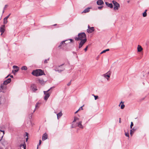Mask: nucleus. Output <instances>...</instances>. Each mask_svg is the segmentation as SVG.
<instances>
[{
    "label": "nucleus",
    "instance_id": "1",
    "mask_svg": "<svg viewBox=\"0 0 149 149\" xmlns=\"http://www.w3.org/2000/svg\"><path fill=\"white\" fill-rule=\"evenodd\" d=\"M31 73L33 75L36 76L42 75L44 74V72L41 69H36L33 70Z\"/></svg>",
    "mask_w": 149,
    "mask_h": 149
},
{
    "label": "nucleus",
    "instance_id": "2",
    "mask_svg": "<svg viewBox=\"0 0 149 149\" xmlns=\"http://www.w3.org/2000/svg\"><path fill=\"white\" fill-rule=\"evenodd\" d=\"M84 38H86V35L84 33L82 32L79 33L78 37H75V40L76 41H81Z\"/></svg>",
    "mask_w": 149,
    "mask_h": 149
},
{
    "label": "nucleus",
    "instance_id": "3",
    "mask_svg": "<svg viewBox=\"0 0 149 149\" xmlns=\"http://www.w3.org/2000/svg\"><path fill=\"white\" fill-rule=\"evenodd\" d=\"M11 81V78H8L6 80H5L3 82V84L1 85V88L3 89L6 88L5 86L4 85H6L8 84Z\"/></svg>",
    "mask_w": 149,
    "mask_h": 149
},
{
    "label": "nucleus",
    "instance_id": "4",
    "mask_svg": "<svg viewBox=\"0 0 149 149\" xmlns=\"http://www.w3.org/2000/svg\"><path fill=\"white\" fill-rule=\"evenodd\" d=\"M64 64H63L60 65L56 66L55 69L54 70L56 72H61L62 71H63L65 70V68H61V66L63 65Z\"/></svg>",
    "mask_w": 149,
    "mask_h": 149
},
{
    "label": "nucleus",
    "instance_id": "5",
    "mask_svg": "<svg viewBox=\"0 0 149 149\" xmlns=\"http://www.w3.org/2000/svg\"><path fill=\"white\" fill-rule=\"evenodd\" d=\"M52 88V87L50 88L49 89H48L47 91H44V93L45 95L44 99L45 100H47L48 98L49 97L50 95V93H48V92Z\"/></svg>",
    "mask_w": 149,
    "mask_h": 149
},
{
    "label": "nucleus",
    "instance_id": "6",
    "mask_svg": "<svg viewBox=\"0 0 149 149\" xmlns=\"http://www.w3.org/2000/svg\"><path fill=\"white\" fill-rule=\"evenodd\" d=\"M112 3L114 6L113 8L114 10H118L120 7V5L119 4L114 1H113Z\"/></svg>",
    "mask_w": 149,
    "mask_h": 149
},
{
    "label": "nucleus",
    "instance_id": "7",
    "mask_svg": "<svg viewBox=\"0 0 149 149\" xmlns=\"http://www.w3.org/2000/svg\"><path fill=\"white\" fill-rule=\"evenodd\" d=\"M111 75V72H108L105 74H104L103 75V76L107 80H109V78L110 77Z\"/></svg>",
    "mask_w": 149,
    "mask_h": 149
},
{
    "label": "nucleus",
    "instance_id": "8",
    "mask_svg": "<svg viewBox=\"0 0 149 149\" xmlns=\"http://www.w3.org/2000/svg\"><path fill=\"white\" fill-rule=\"evenodd\" d=\"M87 39L86 38H84L83 40H82L79 44V48H81L84 44L86 42Z\"/></svg>",
    "mask_w": 149,
    "mask_h": 149
},
{
    "label": "nucleus",
    "instance_id": "9",
    "mask_svg": "<svg viewBox=\"0 0 149 149\" xmlns=\"http://www.w3.org/2000/svg\"><path fill=\"white\" fill-rule=\"evenodd\" d=\"M19 147L21 149H26V145L24 140H23L20 145Z\"/></svg>",
    "mask_w": 149,
    "mask_h": 149
},
{
    "label": "nucleus",
    "instance_id": "10",
    "mask_svg": "<svg viewBox=\"0 0 149 149\" xmlns=\"http://www.w3.org/2000/svg\"><path fill=\"white\" fill-rule=\"evenodd\" d=\"M88 28L87 30V32L89 33H92L94 31L93 27H90L89 25L88 26Z\"/></svg>",
    "mask_w": 149,
    "mask_h": 149
},
{
    "label": "nucleus",
    "instance_id": "11",
    "mask_svg": "<svg viewBox=\"0 0 149 149\" xmlns=\"http://www.w3.org/2000/svg\"><path fill=\"white\" fill-rule=\"evenodd\" d=\"M13 69H14V70H13L12 72L14 74H15V72H17L19 70V68L17 66H13Z\"/></svg>",
    "mask_w": 149,
    "mask_h": 149
},
{
    "label": "nucleus",
    "instance_id": "12",
    "mask_svg": "<svg viewBox=\"0 0 149 149\" xmlns=\"http://www.w3.org/2000/svg\"><path fill=\"white\" fill-rule=\"evenodd\" d=\"M5 25H2L0 28V31L1 33V35H2L5 31Z\"/></svg>",
    "mask_w": 149,
    "mask_h": 149
},
{
    "label": "nucleus",
    "instance_id": "13",
    "mask_svg": "<svg viewBox=\"0 0 149 149\" xmlns=\"http://www.w3.org/2000/svg\"><path fill=\"white\" fill-rule=\"evenodd\" d=\"M48 137L46 133H44L42 136V140L43 141H44L46 140L47 139Z\"/></svg>",
    "mask_w": 149,
    "mask_h": 149
},
{
    "label": "nucleus",
    "instance_id": "14",
    "mask_svg": "<svg viewBox=\"0 0 149 149\" xmlns=\"http://www.w3.org/2000/svg\"><path fill=\"white\" fill-rule=\"evenodd\" d=\"M97 3L98 5H100L104 3L102 0H98L97 2Z\"/></svg>",
    "mask_w": 149,
    "mask_h": 149
},
{
    "label": "nucleus",
    "instance_id": "15",
    "mask_svg": "<svg viewBox=\"0 0 149 149\" xmlns=\"http://www.w3.org/2000/svg\"><path fill=\"white\" fill-rule=\"evenodd\" d=\"M106 5L108 7H110L111 8H113V5L111 3H109L108 2H106L105 3Z\"/></svg>",
    "mask_w": 149,
    "mask_h": 149
},
{
    "label": "nucleus",
    "instance_id": "16",
    "mask_svg": "<svg viewBox=\"0 0 149 149\" xmlns=\"http://www.w3.org/2000/svg\"><path fill=\"white\" fill-rule=\"evenodd\" d=\"M67 40H64L63 41H62L60 43V45H59V46H58V47H60L61 46H62V45H63L64 46L65 45H65V44H67L68 43H67V42L66 43H65V42H66L67 41Z\"/></svg>",
    "mask_w": 149,
    "mask_h": 149
},
{
    "label": "nucleus",
    "instance_id": "17",
    "mask_svg": "<svg viewBox=\"0 0 149 149\" xmlns=\"http://www.w3.org/2000/svg\"><path fill=\"white\" fill-rule=\"evenodd\" d=\"M81 123H82V121H80V122H79V123H77L78 126L79 128H81V129H83L84 128V127H83V126L82 125Z\"/></svg>",
    "mask_w": 149,
    "mask_h": 149
},
{
    "label": "nucleus",
    "instance_id": "18",
    "mask_svg": "<svg viewBox=\"0 0 149 149\" xmlns=\"http://www.w3.org/2000/svg\"><path fill=\"white\" fill-rule=\"evenodd\" d=\"M143 50V48L140 45H138L137 47V50L138 52H141Z\"/></svg>",
    "mask_w": 149,
    "mask_h": 149
},
{
    "label": "nucleus",
    "instance_id": "19",
    "mask_svg": "<svg viewBox=\"0 0 149 149\" xmlns=\"http://www.w3.org/2000/svg\"><path fill=\"white\" fill-rule=\"evenodd\" d=\"M136 130V129L133 127L132 129L130 130V134L131 136L133 134Z\"/></svg>",
    "mask_w": 149,
    "mask_h": 149
},
{
    "label": "nucleus",
    "instance_id": "20",
    "mask_svg": "<svg viewBox=\"0 0 149 149\" xmlns=\"http://www.w3.org/2000/svg\"><path fill=\"white\" fill-rule=\"evenodd\" d=\"M63 114L62 113V111H61L59 113L57 114V118L58 119L60 118L62 115Z\"/></svg>",
    "mask_w": 149,
    "mask_h": 149
},
{
    "label": "nucleus",
    "instance_id": "21",
    "mask_svg": "<svg viewBox=\"0 0 149 149\" xmlns=\"http://www.w3.org/2000/svg\"><path fill=\"white\" fill-rule=\"evenodd\" d=\"M90 8H86L82 12V13H87L88 12L90 11Z\"/></svg>",
    "mask_w": 149,
    "mask_h": 149
},
{
    "label": "nucleus",
    "instance_id": "22",
    "mask_svg": "<svg viewBox=\"0 0 149 149\" xmlns=\"http://www.w3.org/2000/svg\"><path fill=\"white\" fill-rule=\"evenodd\" d=\"M122 103V104H121V106H120V108L122 109H123L125 107V105L124 104H123V103L122 101L121 102L119 105V106H120V105Z\"/></svg>",
    "mask_w": 149,
    "mask_h": 149
},
{
    "label": "nucleus",
    "instance_id": "23",
    "mask_svg": "<svg viewBox=\"0 0 149 149\" xmlns=\"http://www.w3.org/2000/svg\"><path fill=\"white\" fill-rule=\"evenodd\" d=\"M147 11V10H145L144 12L143 13V17H146L147 16V14L146 13V12Z\"/></svg>",
    "mask_w": 149,
    "mask_h": 149
},
{
    "label": "nucleus",
    "instance_id": "24",
    "mask_svg": "<svg viewBox=\"0 0 149 149\" xmlns=\"http://www.w3.org/2000/svg\"><path fill=\"white\" fill-rule=\"evenodd\" d=\"M38 81L39 83H40L42 84H44V81L42 79H39L38 80Z\"/></svg>",
    "mask_w": 149,
    "mask_h": 149
},
{
    "label": "nucleus",
    "instance_id": "25",
    "mask_svg": "<svg viewBox=\"0 0 149 149\" xmlns=\"http://www.w3.org/2000/svg\"><path fill=\"white\" fill-rule=\"evenodd\" d=\"M21 69L22 70H26L27 69V68L26 66H22L21 68Z\"/></svg>",
    "mask_w": 149,
    "mask_h": 149
},
{
    "label": "nucleus",
    "instance_id": "26",
    "mask_svg": "<svg viewBox=\"0 0 149 149\" xmlns=\"http://www.w3.org/2000/svg\"><path fill=\"white\" fill-rule=\"evenodd\" d=\"M8 21L6 18H4L3 19V24H6L7 23Z\"/></svg>",
    "mask_w": 149,
    "mask_h": 149
},
{
    "label": "nucleus",
    "instance_id": "27",
    "mask_svg": "<svg viewBox=\"0 0 149 149\" xmlns=\"http://www.w3.org/2000/svg\"><path fill=\"white\" fill-rule=\"evenodd\" d=\"M26 135L25 136V137L27 136V138L26 139V142H27L28 141V133L26 132L25 133Z\"/></svg>",
    "mask_w": 149,
    "mask_h": 149
},
{
    "label": "nucleus",
    "instance_id": "28",
    "mask_svg": "<svg viewBox=\"0 0 149 149\" xmlns=\"http://www.w3.org/2000/svg\"><path fill=\"white\" fill-rule=\"evenodd\" d=\"M79 118H77V117H75L74 118V119L73 121V123H74L75 122L76 120H79Z\"/></svg>",
    "mask_w": 149,
    "mask_h": 149
},
{
    "label": "nucleus",
    "instance_id": "29",
    "mask_svg": "<svg viewBox=\"0 0 149 149\" xmlns=\"http://www.w3.org/2000/svg\"><path fill=\"white\" fill-rule=\"evenodd\" d=\"M1 143H2V145L4 146H5V145L6 144V142H5V141H2Z\"/></svg>",
    "mask_w": 149,
    "mask_h": 149
},
{
    "label": "nucleus",
    "instance_id": "30",
    "mask_svg": "<svg viewBox=\"0 0 149 149\" xmlns=\"http://www.w3.org/2000/svg\"><path fill=\"white\" fill-rule=\"evenodd\" d=\"M125 135L127 137H129V134L128 132H125Z\"/></svg>",
    "mask_w": 149,
    "mask_h": 149
},
{
    "label": "nucleus",
    "instance_id": "31",
    "mask_svg": "<svg viewBox=\"0 0 149 149\" xmlns=\"http://www.w3.org/2000/svg\"><path fill=\"white\" fill-rule=\"evenodd\" d=\"M1 132H3V134L2 135H3L4 134V131L3 130H0V132L1 133Z\"/></svg>",
    "mask_w": 149,
    "mask_h": 149
},
{
    "label": "nucleus",
    "instance_id": "32",
    "mask_svg": "<svg viewBox=\"0 0 149 149\" xmlns=\"http://www.w3.org/2000/svg\"><path fill=\"white\" fill-rule=\"evenodd\" d=\"M32 90L34 91H36L37 90V89L36 88V87H33V88H32Z\"/></svg>",
    "mask_w": 149,
    "mask_h": 149
},
{
    "label": "nucleus",
    "instance_id": "33",
    "mask_svg": "<svg viewBox=\"0 0 149 149\" xmlns=\"http://www.w3.org/2000/svg\"><path fill=\"white\" fill-rule=\"evenodd\" d=\"M103 7V6H99L98 7V8L100 10Z\"/></svg>",
    "mask_w": 149,
    "mask_h": 149
},
{
    "label": "nucleus",
    "instance_id": "34",
    "mask_svg": "<svg viewBox=\"0 0 149 149\" xmlns=\"http://www.w3.org/2000/svg\"><path fill=\"white\" fill-rule=\"evenodd\" d=\"M49 60V59H46L44 61V63H47V61Z\"/></svg>",
    "mask_w": 149,
    "mask_h": 149
},
{
    "label": "nucleus",
    "instance_id": "35",
    "mask_svg": "<svg viewBox=\"0 0 149 149\" xmlns=\"http://www.w3.org/2000/svg\"><path fill=\"white\" fill-rule=\"evenodd\" d=\"M94 97H95V100H96V99H97L98 98V96H95V95H94Z\"/></svg>",
    "mask_w": 149,
    "mask_h": 149
},
{
    "label": "nucleus",
    "instance_id": "36",
    "mask_svg": "<svg viewBox=\"0 0 149 149\" xmlns=\"http://www.w3.org/2000/svg\"><path fill=\"white\" fill-rule=\"evenodd\" d=\"M71 81L69 83H68L67 84V85L68 86H69L71 84Z\"/></svg>",
    "mask_w": 149,
    "mask_h": 149
},
{
    "label": "nucleus",
    "instance_id": "37",
    "mask_svg": "<svg viewBox=\"0 0 149 149\" xmlns=\"http://www.w3.org/2000/svg\"><path fill=\"white\" fill-rule=\"evenodd\" d=\"M88 48V46H87L84 49V51L86 52L87 50V48Z\"/></svg>",
    "mask_w": 149,
    "mask_h": 149
},
{
    "label": "nucleus",
    "instance_id": "38",
    "mask_svg": "<svg viewBox=\"0 0 149 149\" xmlns=\"http://www.w3.org/2000/svg\"><path fill=\"white\" fill-rule=\"evenodd\" d=\"M10 14H9L8 15H7L5 18H6V19H8V18L10 16Z\"/></svg>",
    "mask_w": 149,
    "mask_h": 149
},
{
    "label": "nucleus",
    "instance_id": "39",
    "mask_svg": "<svg viewBox=\"0 0 149 149\" xmlns=\"http://www.w3.org/2000/svg\"><path fill=\"white\" fill-rule=\"evenodd\" d=\"M105 52H106L105 50H104L101 52L100 54H102L103 53H105Z\"/></svg>",
    "mask_w": 149,
    "mask_h": 149
},
{
    "label": "nucleus",
    "instance_id": "40",
    "mask_svg": "<svg viewBox=\"0 0 149 149\" xmlns=\"http://www.w3.org/2000/svg\"><path fill=\"white\" fill-rule=\"evenodd\" d=\"M68 40L67 41H69V40H70V42H72V41H73V40L72 39H70V40Z\"/></svg>",
    "mask_w": 149,
    "mask_h": 149
},
{
    "label": "nucleus",
    "instance_id": "41",
    "mask_svg": "<svg viewBox=\"0 0 149 149\" xmlns=\"http://www.w3.org/2000/svg\"><path fill=\"white\" fill-rule=\"evenodd\" d=\"M83 109L82 108V107H81L78 110L79 111L80 110H83Z\"/></svg>",
    "mask_w": 149,
    "mask_h": 149
},
{
    "label": "nucleus",
    "instance_id": "42",
    "mask_svg": "<svg viewBox=\"0 0 149 149\" xmlns=\"http://www.w3.org/2000/svg\"><path fill=\"white\" fill-rule=\"evenodd\" d=\"M133 125L134 124L132 122H131L130 126H133Z\"/></svg>",
    "mask_w": 149,
    "mask_h": 149
},
{
    "label": "nucleus",
    "instance_id": "43",
    "mask_svg": "<svg viewBox=\"0 0 149 149\" xmlns=\"http://www.w3.org/2000/svg\"><path fill=\"white\" fill-rule=\"evenodd\" d=\"M41 140H39V144H38V145H40V144H41Z\"/></svg>",
    "mask_w": 149,
    "mask_h": 149
},
{
    "label": "nucleus",
    "instance_id": "44",
    "mask_svg": "<svg viewBox=\"0 0 149 149\" xmlns=\"http://www.w3.org/2000/svg\"><path fill=\"white\" fill-rule=\"evenodd\" d=\"M38 103H37L36 104V108L38 107Z\"/></svg>",
    "mask_w": 149,
    "mask_h": 149
},
{
    "label": "nucleus",
    "instance_id": "45",
    "mask_svg": "<svg viewBox=\"0 0 149 149\" xmlns=\"http://www.w3.org/2000/svg\"><path fill=\"white\" fill-rule=\"evenodd\" d=\"M32 114H33V113H32L31 114H30V117H29V118H30V119H31V118H32Z\"/></svg>",
    "mask_w": 149,
    "mask_h": 149
},
{
    "label": "nucleus",
    "instance_id": "46",
    "mask_svg": "<svg viewBox=\"0 0 149 149\" xmlns=\"http://www.w3.org/2000/svg\"><path fill=\"white\" fill-rule=\"evenodd\" d=\"M105 50V51H106V52H107V51H109V49H107Z\"/></svg>",
    "mask_w": 149,
    "mask_h": 149
},
{
    "label": "nucleus",
    "instance_id": "47",
    "mask_svg": "<svg viewBox=\"0 0 149 149\" xmlns=\"http://www.w3.org/2000/svg\"><path fill=\"white\" fill-rule=\"evenodd\" d=\"M8 5H6L5 6V7L4 8V9H5L7 7V6Z\"/></svg>",
    "mask_w": 149,
    "mask_h": 149
},
{
    "label": "nucleus",
    "instance_id": "48",
    "mask_svg": "<svg viewBox=\"0 0 149 149\" xmlns=\"http://www.w3.org/2000/svg\"><path fill=\"white\" fill-rule=\"evenodd\" d=\"M79 111V110H78L77 111H76L75 112V113L76 114V113H77V112Z\"/></svg>",
    "mask_w": 149,
    "mask_h": 149
},
{
    "label": "nucleus",
    "instance_id": "49",
    "mask_svg": "<svg viewBox=\"0 0 149 149\" xmlns=\"http://www.w3.org/2000/svg\"><path fill=\"white\" fill-rule=\"evenodd\" d=\"M119 123H121V120H120V118H119Z\"/></svg>",
    "mask_w": 149,
    "mask_h": 149
},
{
    "label": "nucleus",
    "instance_id": "50",
    "mask_svg": "<svg viewBox=\"0 0 149 149\" xmlns=\"http://www.w3.org/2000/svg\"><path fill=\"white\" fill-rule=\"evenodd\" d=\"M132 126H130V128L131 129H132Z\"/></svg>",
    "mask_w": 149,
    "mask_h": 149
},
{
    "label": "nucleus",
    "instance_id": "51",
    "mask_svg": "<svg viewBox=\"0 0 149 149\" xmlns=\"http://www.w3.org/2000/svg\"><path fill=\"white\" fill-rule=\"evenodd\" d=\"M10 77L11 78H13V75H11L10 76Z\"/></svg>",
    "mask_w": 149,
    "mask_h": 149
},
{
    "label": "nucleus",
    "instance_id": "52",
    "mask_svg": "<svg viewBox=\"0 0 149 149\" xmlns=\"http://www.w3.org/2000/svg\"><path fill=\"white\" fill-rule=\"evenodd\" d=\"M127 3H129L130 2V1H129V0L128 1H127Z\"/></svg>",
    "mask_w": 149,
    "mask_h": 149
},
{
    "label": "nucleus",
    "instance_id": "53",
    "mask_svg": "<svg viewBox=\"0 0 149 149\" xmlns=\"http://www.w3.org/2000/svg\"><path fill=\"white\" fill-rule=\"evenodd\" d=\"M9 76V75H8L6 77V78H7V77H8Z\"/></svg>",
    "mask_w": 149,
    "mask_h": 149
},
{
    "label": "nucleus",
    "instance_id": "54",
    "mask_svg": "<svg viewBox=\"0 0 149 149\" xmlns=\"http://www.w3.org/2000/svg\"><path fill=\"white\" fill-rule=\"evenodd\" d=\"M73 53L75 54H76L75 52H73Z\"/></svg>",
    "mask_w": 149,
    "mask_h": 149
},
{
    "label": "nucleus",
    "instance_id": "55",
    "mask_svg": "<svg viewBox=\"0 0 149 149\" xmlns=\"http://www.w3.org/2000/svg\"><path fill=\"white\" fill-rule=\"evenodd\" d=\"M35 110H36V109H34V111H33V112H34L35 111Z\"/></svg>",
    "mask_w": 149,
    "mask_h": 149
},
{
    "label": "nucleus",
    "instance_id": "56",
    "mask_svg": "<svg viewBox=\"0 0 149 149\" xmlns=\"http://www.w3.org/2000/svg\"><path fill=\"white\" fill-rule=\"evenodd\" d=\"M38 146H37V149H38Z\"/></svg>",
    "mask_w": 149,
    "mask_h": 149
},
{
    "label": "nucleus",
    "instance_id": "57",
    "mask_svg": "<svg viewBox=\"0 0 149 149\" xmlns=\"http://www.w3.org/2000/svg\"><path fill=\"white\" fill-rule=\"evenodd\" d=\"M72 128H73V127H73V126H72Z\"/></svg>",
    "mask_w": 149,
    "mask_h": 149
},
{
    "label": "nucleus",
    "instance_id": "58",
    "mask_svg": "<svg viewBox=\"0 0 149 149\" xmlns=\"http://www.w3.org/2000/svg\"><path fill=\"white\" fill-rule=\"evenodd\" d=\"M4 12V10H3V13Z\"/></svg>",
    "mask_w": 149,
    "mask_h": 149
},
{
    "label": "nucleus",
    "instance_id": "59",
    "mask_svg": "<svg viewBox=\"0 0 149 149\" xmlns=\"http://www.w3.org/2000/svg\"><path fill=\"white\" fill-rule=\"evenodd\" d=\"M77 57H78V56H77Z\"/></svg>",
    "mask_w": 149,
    "mask_h": 149
}]
</instances>
